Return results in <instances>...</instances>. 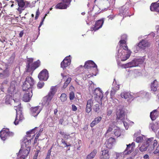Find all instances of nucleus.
I'll return each mask as SVG.
<instances>
[{"instance_id":"nucleus-2","label":"nucleus","mask_w":159,"mask_h":159,"mask_svg":"<svg viewBox=\"0 0 159 159\" xmlns=\"http://www.w3.org/2000/svg\"><path fill=\"white\" fill-rule=\"evenodd\" d=\"M157 145V142L153 138L148 139L146 142L143 143L142 145L139 148V150L141 152L146 151L147 149L150 151L154 150V147Z\"/></svg>"},{"instance_id":"nucleus-49","label":"nucleus","mask_w":159,"mask_h":159,"mask_svg":"<svg viewBox=\"0 0 159 159\" xmlns=\"http://www.w3.org/2000/svg\"><path fill=\"white\" fill-rule=\"evenodd\" d=\"M15 54H12L11 57H10V58L9 59V61L10 63H12V62H13L15 58Z\"/></svg>"},{"instance_id":"nucleus-32","label":"nucleus","mask_w":159,"mask_h":159,"mask_svg":"<svg viewBox=\"0 0 159 159\" xmlns=\"http://www.w3.org/2000/svg\"><path fill=\"white\" fill-rule=\"evenodd\" d=\"M56 91L57 89H56V87L55 86H52L51 87L50 91L48 93L47 96L52 98Z\"/></svg>"},{"instance_id":"nucleus-55","label":"nucleus","mask_w":159,"mask_h":159,"mask_svg":"<svg viewBox=\"0 0 159 159\" xmlns=\"http://www.w3.org/2000/svg\"><path fill=\"white\" fill-rule=\"evenodd\" d=\"M71 106H72V110L73 111H75L77 110V108L75 105H74V104H72L71 105Z\"/></svg>"},{"instance_id":"nucleus-11","label":"nucleus","mask_w":159,"mask_h":159,"mask_svg":"<svg viewBox=\"0 0 159 159\" xmlns=\"http://www.w3.org/2000/svg\"><path fill=\"white\" fill-rule=\"evenodd\" d=\"M150 45L148 42L146 40H142L138 44L135 46L137 51H138L140 49H144L146 47H148Z\"/></svg>"},{"instance_id":"nucleus-64","label":"nucleus","mask_w":159,"mask_h":159,"mask_svg":"<svg viewBox=\"0 0 159 159\" xmlns=\"http://www.w3.org/2000/svg\"><path fill=\"white\" fill-rule=\"evenodd\" d=\"M63 121L64 120L63 119H61L59 120V123L61 124L62 125Z\"/></svg>"},{"instance_id":"nucleus-16","label":"nucleus","mask_w":159,"mask_h":159,"mask_svg":"<svg viewBox=\"0 0 159 159\" xmlns=\"http://www.w3.org/2000/svg\"><path fill=\"white\" fill-rule=\"evenodd\" d=\"M10 72L9 69L6 68L3 70L0 67V78L2 79H5L9 77Z\"/></svg>"},{"instance_id":"nucleus-12","label":"nucleus","mask_w":159,"mask_h":159,"mask_svg":"<svg viewBox=\"0 0 159 159\" xmlns=\"http://www.w3.org/2000/svg\"><path fill=\"white\" fill-rule=\"evenodd\" d=\"M94 95L95 99L98 101H100L103 97V93L99 88H97L94 90Z\"/></svg>"},{"instance_id":"nucleus-8","label":"nucleus","mask_w":159,"mask_h":159,"mask_svg":"<svg viewBox=\"0 0 159 159\" xmlns=\"http://www.w3.org/2000/svg\"><path fill=\"white\" fill-rule=\"evenodd\" d=\"M14 133L9 131L8 129H3L0 132V137L3 141L5 140L9 137L12 136Z\"/></svg>"},{"instance_id":"nucleus-47","label":"nucleus","mask_w":159,"mask_h":159,"mask_svg":"<svg viewBox=\"0 0 159 159\" xmlns=\"http://www.w3.org/2000/svg\"><path fill=\"white\" fill-rule=\"evenodd\" d=\"M123 9H124V8L123 7H122L120 10V13H119V14L120 15H121V14H122V15H123V16H125V13H126V12H125V11H124V10H123Z\"/></svg>"},{"instance_id":"nucleus-24","label":"nucleus","mask_w":159,"mask_h":159,"mask_svg":"<svg viewBox=\"0 0 159 159\" xmlns=\"http://www.w3.org/2000/svg\"><path fill=\"white\" fill-rule=\"evenodd\" d=\"M104 150L102 151L101 155L100 156V159H108L109 158V152L107 149Z\"/></svg>"},{"instance_id":"nucleus-9","label":"nucleus","mask_w":159,"mask_h":159,"mask_svg":"<svg viewBox=\"0 0 159 159\" xmlns=\"http://www.w3.org/2000/svg\"><path fill=\"white\" fill-rule=\"evenodd\" d=\"M71 0H62V2L58 3L55 6L56 9H65L68 7Z\"/></svg>"},{"instance_id":"nucleus-33","label":"nucleus","mask_w":159,"mask_h":159,"mask_svg":"<svg viewBox=\"0 0 159 159\" xmlns=\"http://www.w3.org/2000/svg\"><path fill=\"white\" fill-rule=\"evenodd\" d=\"M158 116L157 110L155 109L150 113V117L152 120H155Z\"/></svg>"},{"instance_id":"nucleus-27","label":"nucleus","mask_w":159,"mask_h":159,"mask_svg":"<svg viewBox=\"0 0 159 159\" xmlns=\"http://www.w3.org/2000/svg\"><path fill=\"white\" fill-rule=\"evenodd\" d=\"M127 148L123 152V154H129L132 151L131 150H128L131 147V148H133L134 147H135V143L134 142H132L131 144H129L128 145H126Z\"/></svg>"},{"instance_id":"nucleus-22","label":"nucleus","mask_w":159,"mask_h":159,"mask_svg":"<svg viewBox=\"0 0 159 159\" xmlns=\"http://www.w3.org/2000/svg\"><path fill=\"white\" fill-rule=\"evenodd\" d=\"M39 107V106H36L31 108V112L33 116L36 117L40 113L41 109Z\"/></svg>"},{"instance_id":"nucleus-19","label":"nucleus","mask_w":159,"mask_h":159,"mask_svg":"<svg viewBox=\"0 0 159 159\" xmlns=\"http://www.w3.org/2000/svg\"><path fill=\"white\" fill-rule=\"evenodd\" d=\"M27 91L24 93L23 97V100L25 102L29 101L32 95V91L27 90Z\"/></svg>"},{"instance_id":"nucleus-26","label":"nucleus","mask_w":159,"mask_h":159,"mask_svg":"<svg viewBox=\"0 0 159 159\" xmlns=\"http://www.w3.org/2000/svg\"><path fill=\"white\" fill-rule=\"evenodd\" d=\"M24 0H16L18 2V4L19 7L18 8L17 10L20 12H21L23 10L25 7V2Z\"/></svg>"},{"instance_id":"nucleus-1","label":"nucleus","mask_w":159,"mask_h":159,"mask_svg":"<svg viewBox=\"0 0 159 159\" xmlns=\"http://www.w3.org/2000/svg\"><path fill=\"white\" fill-rule=\"evenodd\" d=\"M30 137L28 136L27 138H24L21 148L18 153H17V159H24L28 155L30 150V144L31 139Z\"/></svg>"},{"instance_id":"nucleus-21","label":"nucleus","mask_w":159,"mask_h":159,"mask_svg":"<svg viewBox=\"0 0 159 159\" xmlns=\"http://www.w3.org/2000/svg\"><path fill=\"white\" fill-rule=\"evenodd\" d=\"M85 68H89L91 67L96 68L97 69V65L92 61L89 60L85 62L84 66Z\"/></svg>"},{"instance_id":"nucleus-50","label":"nucleus","mask_w":159,"mask_h":159,"mask_svg":"<svg viewBox=\"0 0 159 159\" xmlns=\"http://www.w3.org/2000/svg\"><path fill=\"white\" fill-rule=\"evenodd\" d=\"M75 97V94L74 93L72 92L70 94V100H73Z\"/></svg>"},{"instance_id":"nucleus-31","label":"nucleus","mask_w":159,"mask_h":159,"mask_svg":"<svg viewBox=\"0 0 159 159\" xmlns=\"http://www.w3.org/2000/svg\"><path fill=\"white\" fill-rule=\"evenodd\" d=\"M33 59L31 58L27 60V65L26 68V71L25 72V73H26L27 72H30L31 70L30 69V67L33 64L32 62L33 61Z\"/></svg>"},{"instance_id":"nucleus-17","label":"nucleus","mask_w":159,"mask_h":159,"mask_svg":"<svg viewBox=\"0 0 159 159\" xmlns=\"http://www.w3.org/2000/svg\"><path fill=\"white\" fill-rule=\"evenodd\" d=\"M69 57H66L64 60L61 62V67L63 69H64L70 64L71 60Z\"/></svg>"},{"instance_id":"nucleus-29","label":"nucleus","mask_w":159,"mask_h":159,"mask_svg":"<svg viewBox=\"0 0 159 159\" xmlns=\"http://www.w3.org/2000/svg\"><path fill=\"white\" fill-rule=\"evenodd\" d=\"M158 87V82L156 80H154L151 83V90L153 91H157Z\"/></svg>"},{"instance_id":"nucleus-30","label":"nucleus","mask_w":159,"mask_h":159,"mask_svg":"<svg viewBox=\"0 0 159 159\" xmlns=\"http://www.w3.org/2000/svg\"><path fill=\"white\" fill-rule=\"evenodd\" d=\"M102 117L101 116H98L94 118L93 120L90 124V126L92 128L95 125L98 124L101 121Z\"/></svg>"},{"instance_id":"nucleus-35","label":"nucleus","mask_w":159,"mask_h":159,"mask_svg":"<svg viewBox=\"0 0 159 159\" xmlns=\"http://www.w3.org/2000/svg\"><path fill=\"white\" fill-rule=\"evenodd\" d=\"M127 38V36L126 34H123L121 36V39L119 43L120 47H124V45L126 43V41ZM126 45L125 44V45Z\"/></svg>"},{"instance_id":"nucleus-58","label":"nucleus","mask_w":159,"mask_h":159,"mask_svg":"<svg viewBox=\"0 0 159 159\" xmlns=\"http://www.w3.org/2000/svg\"><path fill=\"white\" fill-rule=\"evenodd\" d=\"M40 135V133H38L37 134V135L35 137V139L34 142H35V141H37V139H38L39 136Z\"/></svg>"},{"instance_id":"nucleus-18","label":"nucleus","mask_w":159,"mask_h":159,"mask_svg":"<svg viewBox=\"0 0 159 159\" xmlns=\"http://www.w3.org/2000/svg\"><path fill=\"white\" fill-rule=\"evenodd\" d=\"M52 99V98L47 95L44 97L42 100V105L49 107L51 105V100Z\"/></svg>"},{"instance_id":"nucleus-13","label":"nucleus","mask_w":159,"mask_h":159,"mask_svg":"<svg viewBox=\"0 0 159 159\" xmlns=\"http://www.w3.org/2000/svg\"><path fill=\"white\" fill-rule=\"evenodd\" d=\"M48 73L46 69L43 70L39 74L38 77L40 80H47L48 78Z\"/></svg>"},{"instance_id":"nucleus-63","label":"nucleus","mask_w":159,"mask_h":159,"mask_svg":"<svg viewBox=\"0 0 159 159\" xmlns=\"http://www.w3.org/2000/svg\"><path fill=\"white\" fill-rule=\"evenodd\" d=\"M51 149L48 150L47 155L50 156L51 155Z\"/></svg>"},{"instance_id":"nucleus-43","label":"nucleus","mask_w":159,"mask_h":159,"mask_svg":"<svg viewBox=\"0 0 159 159\" xmlns=\"http://www.w3.org/2000/svg\"><path fill=\"white\" fill-rule=\"evenodd\" d=\"M144 136H139L137 137L136 139V141L138 143H140L143 141V138H144Z\"/></svg>"},{"instance_id":"nucleus-15","label":"nucleus","mask_w":159,"mask_h":159,"mask_svg":"<svg viewBox=\"0 0 159 159\" xmlns=\"http://www.w3.org/2000/svg\"><path fill=\"white\" fill-rule=\"evenodd\" d=\"M121 96L122 98H124L126 99L127 101L130 102L133 99L134 96L129 92H122L121 94Z\"/></svg>"},{"instance_id":"nucleus-7","label":"nucleus","mask_w":159,"mask_h":159,"mask_svg":"<svg viewBox=\"0 0 159 159\" xmlns=\"http://www.w3.org/2000/svg\"><path fill=\"white\" fill-rule=\"evenodd\" d=\"M144 61V59L139 58L134 59L130 62L123 65L124 68H131L139 66V64H142Z\"/></svg>"},{"instance_id":"nucleus-25","label":"nucleus","mask_w":159,"mask_h":159,"mask_svg":"<svg viewBox=\"0 0 159 159\" xmlns=\"http://www.w3.org/2000/svg\"><path fill=\"white\" fill-rule=\"evenodd\" d=\"M115 139L112 137L109 138L106 141V147L108 148H111L112 147L113 144L115 143Z\"/></svg>"},{"instance_id":"nucleus-6","label":"nucleus","mask_w":159,"mask_h":159,"mask_svg":"<svg viewBox=\"0 0 159 159\" xmlns=\"http://www.w3.org/2000/svg\"><path fill=\"white\" fill-rule=\"evenodd\" d=\"M17 106H15L14 108L16 111V116L14 122V124L16 125L18 124L19 122L21 121L23 119V115L21 113V108L20 107V103L19 102L17 103Z\"/></svg>"},{"instance_id":"nucleus-62","label":"nucleus","mask_w":159,"mask_h":159,"mask_svg":"<svg viewBox=\"0 0 159 159\" xmlns=\"http://www.w3.org/2000/svg\"><path fill=\"white\" fill-rule=\"evenodd\" d=\"M115 16H113L110 15L108 17L109 19H110L111 20H112L114 17Z\"/></svg>"},{"instance_id":"nucleus-23","label":"nucleus","mask_w":159,"mask_h":159,"mask_svg":"<svg viewBox=\"0 0 159 159\" xmlns=\"http://www.w3.org/2000/svg\"><path fill=\"white\" fill-rule=\"evenodd\" d=\"M104 23V20H98L96 23L94 27L93 28V30L94 31L98 30L101 28Z\"/></svg>"},{"instance_id":"nucleus-20","label":"nucleus","mask_w":159,"mask_h":159,"mask_svg":"<svg viewBox=\"0 0 159 159\" xmlns=\"http://www.w3.org/2000/svg\"><path fill=\"white\" fill-rule=\"evenodd\" d=\"M115 80V79H114ZM112 89L111 91V96H113L116 91L118 90L119 89V85L118 84H116V81H114L112 84V87L111 88Z\"/></svg>"},{"instance_id":"nucleus-14","label":"nucleus","mask_w":159,"mask_h":159,"mask_svg":"<svg viewBox=\"0 0 159 159\" xmlns=\"http://www.w3.org/2000/svg\"><path fill=\"white\" fill-rule=\"evenodd\" d=\"M17 86V84L16 81L15 80L12 81L11 83L10 86L7 90L8 93L14 94V93H16Z\"/></svg>"},{"instance_id":"nucleus-3","label":"nucleus","mask_w":159,"mask_h":159,"mask_svg":"<svg viewBox=\"0 0 159 159\" xmlns=\"http://www.w3.org/2000/svg\"><path fill=\"white\" fill-rule=\"evenodd\" d=\"M116 120L117 122H122L123 123L126 129L128 128V125L125 121L126 118L124 111L122 107V106L119 105L117 108L116 112Z\"/></svg>"},{"instance_id":"nucleus-61","label":"nucleus","mask_w":159,"mask_h":159,"mask_svg":"<svg viewBox=\"0 0 159 159\" xmlns=\"http://www.w3.org/2000/svg\"><path fill=\"white\" fill-rule=\"evenodd\" d=\"M24 34V32L23 31H21L19 34V37H21Z\"/></svg>"},{"instance_id":"nucleus-28","label":"nucleus","mask_w":159,"mask_h":159,"mask_svg":"<svg viewBox=\"0 0 159 159\" xmlns=\"http://www.w3.org/2000/svg\"><path fill=\"white\" fill-rule=\"evenodd\" d=\"M150 9L152 11L158 12L159 11V3H152L150 7Z\"/></svg>"},{"instance_id":"nucleus-56","label":"nucleus","mask_w":159,"mask_h":159,"mask_svg":"<svg viewBox=\"0 0 159 159\" xmlns=\"http://www.w3.org/2000/svg\"><path fill=\"white\" fill-rule=\"evenodd\" d=\"M112 112V111L111 109H108L107 110V115L108 116H110L111 115V113Z\"/></svg>"},{"instance_id":"nucleus-39","label":"nucleus","mask_w":159,"mask_h":159,"mask_svg":"<svg viewBox=\"0 0 159 159\" xmlns=\"http://www.w3.org/2000/svg\"><path fill=\"white\" fill-rule=\"evenodd\" d=\"M40 62L39 61L35 62L30 67L31 72L34 70L35 69L39 67V65Z\"/></svg>"},{"instance_id":"nucleus-38","label":"nucleus","mask_w":159,"mask_h":159,"mask_svg":"<svg viewBox=\"0 0 159 159\" xmlns=\"http://www.w3.org/2000/svg\"><path fill=\"white\" fill-rule=\"evenodd\" d=\"M97 153V150L96 149L94 150L93 151L87 156L86 159H93L94 157Z\"/></svg>"},{"instance_id":"nucleus-52","label":"nucleus","mask_w":159,"mask_h":159,"mask_svg":"<svg viewBox=\"0 0 159 159\" xmlns=\"http://www.w3.org/2000/svg\"><path fill=\"white\" fill-rule=\"evenodd\" d=\"M40 14V12H39V9L36 12V15H35V20H37L39 15Z\"/></svg>"},{"instance_id":"nucleus-45","label":"nucleus","mask_w":159,"mask_h":159,"mask_svg":"<svg viewBox=\"0 0 159 159\" xmlns=\"http://www.w3.org/2000/svg\"><path fill=\"white\" fill-rule=\"evenodd\" d=\"M123 155H125L124 153L123 154V152L122 153H116V159L118 158L121 159L122 158Z\"/></svg>"},{"instance_id":"nucleus-36","label":"nucleus","mask_w":159,"mask_h":159,"mask_svg":"<svg viewBox=\"0 0 159 159\" xmlns=\"http://www.w3.org/2000/svg\"><path fill=\"white\" fill-rule=\"evenodd\" d=\"M121 133V131L119 128L116 126L114 127V130L112 134H114L116 136L119 137Z\"/></svg>"},{"instance_id":"nucleus-4","label":"nucleus","mask_w":159,"mask_h":159,"mask_svg":"<svg viewBox=\"0 0 159 159\" xmlns=\"http://www.w3.org/2000/svg\"><path fill=\"white\" fill-rule=\"evenodd\" d=\"M124 50L126 51V54L125 52L122 49H119L118 53L116 57L117 60L120 59L121 61H124L128 59L130 56L131 54V51L128 49L127 46L126 45L124 47H122Z\"/></svg>"},{"instance_id":"nucleus-57","label":"nucleus","mask_w":159,"mask_h":159,"mask_svg":"<svg viewBox=\"0 0 159 159\" xmlns=\"http://www.w3.org/2000/svg\"><path fill=\"white\" fill-rule=\"evenodd\" d=\"M34 129H33L30 130V131L27 132L26 133L27 134H32V132L34 130Z\"/></svg>"},{"instance_id":"nucleus-10","label":"nucleus","mask_w":159,"mask_h":159,"mask_svg":"<svg viewBox=\"0 0 159 159\" xmlns=\"http://www.w3.org/2000/svg\"><path fill=\"white\" fill-rule=\"evenodd\" d=\"M97 101V100L93 98H91L87 101L86 108V111L87 113H89L91 111L92 107H93Z\"/></svg>"},{"instance_id":"nucleus-37","label":"nucleus","mask_w":159,"mask_h":159,"mask_svg":"<svg viewBox=\"0 0 159 159\" xmlns=\"http://www.w3.org/2000/svg\"><path fill=\"white\" fill-rule=\"evenodd\" d=\"M100 101H98L96 102V103L94 105L93 107V110L96 112H99L100 106L99 105V102Z\"/></svg>"},{"instance_id":"nucleus-60","label":"nucleus","mask_w":159,"mask_h":159,"mask_svg":"<svg viewBox=\"0 0 159 159\" xmlns=\"http://www.w3.org/2000/svg\"><path fill=\"white\" fill-rule=\"evenodd\" d=\"M47 14H45L43 18V19L42 20V21H41V22L40 23V24L41 25H42L43 24V22L44 20V19L45 18L46 16H47Z\"/></svg>"},{"instance_id":"nucleus-48","label":"nucleus","mask_w":159,"mask_h":159,"mask_svg":"<svg viewBox=\"0 0 159 159\" xmlns=\"http://www.w3.org/2000/svg\"><path fill=\"white\" fill-rule=\"evenodd\" d=\"M44 85V83L43 82L40 81L38 83L37 86L38 88L41 89L43 87Z\"/></svg>"},{"instance_id":"nucleus-59","label":"nucleus","mask_w":159,"mask_h":159,"mask_svg":"<svg viewBox=\"0 0 159 159\" xmlns=\"http://www.w3.org/2000/svg\"><path fill=\"white\" fill-rule=\"evenodd\" d=\"M143 157L144 159H149V156L148 154L144 155Z\"/></svg>"},{"instance_id":"nucleus-51","label":"nucleus","mask_w":159,"mask_h":159,"mask_svg":"<svg viewBox=\"0 0 159 159\" xmlns=\"http://www.w3.org/2000/svg\"><path fill=\"white\" fill-rule=\"evenodd\" d=\"M6 86L3 85L2 84H1L0 87V89L2 91V92H4L5 90V89L6 88Z\"/></svg>"},{"instance_id":"nucleus-44","label":"nucleus","mask_w":159,"mask_h":159,"mask_svg":"<svg viewBox=\"0 0 159 159\" xmlns=\"http://www.w3.org/2000/svg\"><path fill=\"white\" fill-rule=\"evenodd\" d=\"M66 95L65 93H62L60 97V99L61 102H64L66 100Z\"/></svg>"},{"instance_id":"nucleus-42","label":"nucleus","mask_w":159,"mask_h":159,"mask_svg":"<svg viewBox=\"0 0 159 159\" xmlns=\"http://www.w3.org/2000/svg\"><path fill=\"white\" fill-rule=\"evenodd\" d=\"M116 126H115L114 124H112L110 125L108 129H107L106 133V134H107L111 132L113 129H114V127Z\"/></svg>"},{"instance_id":"nucleus-5","label":"nucleus","mask_w":159,"mask_h":159,"mask_svg":"<svg viewBox=\"0 0 159 159\" xmlns=\"http://www.w3.org/2000/svg\"><path fill=\"white\" fill-rule=\"evenodd\" d=\"M34 83L35 82L31 77L27 76L23 83L22 89L24 91L29 90L32 91V88Z\"/></svg>"},{"instance_id":"nucleus-53","label":"nucleus","mask_w":159,"mask_h":159,"mask_svg":"<svg viewBox=\"0 0 159 159\" xmlns=\"http://www.w3.org/2000/svg\"><path fill=\"white\" fill-rule=\"evenodd\" d=\"M39 151V150H38L36 152L34 155V156L33 159H37Z\"/></svg>"},{"instance_id":"nucleus-40","label":"nucleus","mask_w":159,"mask_h":159,"mask_svg":"<svg viewBox=\"0 0 159 159\" xmlns=\"http://www.w3.org/2000/svg\"><path fill=\"white\" fill-rule=\"evenodd\" d=\"M149 127L151 128L152 130L154 132L157 131L158 129V125L157 123L155 124L153 123L150 124L149 125Z\"/></svg>"},{"instance_id":"nucleus-46","label":"nucleus","mask_w":159,"mask_h":159,"mask_svg":"<svg viewBox=\"0 0 159 159\" xmlns=\"http://www.w3.org/2000/svg\"><path fill=\"white\" fill-rule=\"evenodd\" d=\"M156 146L154 147V149L155 151L153 152V153L154 154H158V155H159V144L158 146L155 147Z\"/></svg>"},{"instance_id":"nucleus-34","label":"nucleus","mask_w":159,"mask_h":159,"mask_svg":"<svg viewBox=\"0 0 159 159\" xmlns=\"http://www.w3.org/2000/svg\"><path fill=\"white\" fill-rule=\"evenodd\" d=\"M8 94V95H7L5 97V103L7 104H10L12 100H13L14 102L15 101L14 99L12 98L13 94Z\"/></svg>"},{"instance_id":"nucleus-54","label":"nucleus","mask_w":159,"mask_h":159,"mask_svg":"<svg viewBox=\"0 0 159 159\" xmlns=\"http://www.w3.org/2000/svg\"><path fill=\"white\" fill-rule=\"evenodd\" d=\"M8 80L6 79L3 81L1 84H3L4 85H7L8 83Z\"/></svg>"},{"instance_id":"nucleus-41","label":"nucleus","mask_w":159,"mask_h":159,"mask_svg":"<svg viewBox=\"0 0 159 159\" xmlns=\"http://www.w3.org/2000/svg\"><path fill=\"white\" fill-rule=\"evenodd\" d=\"M71 80V79L70 77H68L65 82L64 85L63 86V88L64 89L66 88L70 83Z\"/></svg>"}]
</instances>
